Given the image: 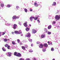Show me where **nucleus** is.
I'll return each mask as SVG.
<instances>
[{
	"label": "nucleus",
	"instance_id": "nucleus-6",
	"mask_svg": "<svg viewBox=\"0 0 60 60\" xmlns=\"http://www.w3.org/2000/svg\"><path fill=\"white\" fill-rule=\"evenodd\" d=\"M37 32L36 30L35 29H33L32 30V33L33 34H35Z\"/></svg>",
	"mask_w": 60,
	"mask_h": 60
},
{
	"label": "nucleus",
	"instance_id": "nucleus-21",
	"mask_svg": "<svg viewBox=\"0 0 60 60\" xmlns=\"http://www.w3.org/2000/svg\"><path fill=\"white\" fill-rule=\"evenodd\" d=\"M2 49L4 51H6V49H5L4 47H3L2 48Z\"/></svg>",
	"mask_w": 60,
	"mask_h": 60
},
{
	"label": "nucleus",
	"instance_id": "nucleus-63",
	"mask_svg": "<svg viewBox=\"0 0 60 60\" xmlns=\"http://www.w3.org/2000/svg\"><path fill=\"white\" fill-rule=\"evenodd\" d=\"M24 41L23 40L22 41V42H24Z\"/></svg>",
	"mask_w": 60,
	"mask_h": 60
},
{
	"label": "nucleus",
	"instance_id": "nucleus-15",
	"mask_svg": "<svg viewBox=\"0 0 60 60\" xmlns=\"http://www.w3.org/2000/svg\"><path fill=\"white\" fill-rule=\"evenodd\" d=\"M1 3L0 4V6L1 7H4V3H1V2H0Z\"/></svg>",
	"mask_w": 60,
	"mask_h": 60
},
{
	"label": "nucleus",
	"instance_id": "nucleus-52",
	"mask_svg": "<svg viewBox=\"0 0 60 60\" xmlns=\"http://www.w3.org/2000/svg\"><path fill=\"white\" fill-rule=\"evenodd\" d=\"M3 34H2V35H4V34H5V33H4V32H3Z\"/></svg>",
	"mask_w": 60,
	"mask_h": 60
},
{
	"label": "nucleus",
	"instance_id": "nucleus-59",
	"mask_svg": "<svg viewBox=\"0 0 60 60\" xmlns=\"http://www.w3.org/2000/svg\"><path fill=\"white\" fill-rule=\"evenodd\" d=\"M7 41H10V39H8L7 40Z\"/></svg>",
	"mask_w": 60,
	"mask_h": 60
},
{
	"label": "nucleus",
	"instance_id": "nucleus-50",
	"mask_svg": "<svg viewBox=\"0 0 60 60\" xmlns=\"http://www.w3.org/2000/svg\"><path fill=\"white\" fill-rule=\"evenodd\" d=\"M2 33L1 32H0V36H1L2 35Z\"/></svg>",
	"mask_w": 60,
	"mask_h": 60
},
{
	"label": "nucleus",
	"instance_id": "nucleus-10",
	"mask_svg": "<svg viewBox=\"0 0 60 60\" xmlns=\"http://www.w3.org/2000/svg\"><path fill=\"white\" fill-rule=\"evenodd\" d=\"M5 25H6V26H10L11 25V24H9V23L8 22H7V21L5 23Z\"/></svg>",
	"mask_w": 60,
	"mask_h": 60
},
{
	"label": "nucleus",
	"instance_id": "nucleus-22",
	"mask_svg": "<svg viewBox=\"0 0 60 60\" xmlns=\"http://www.w3.org/2000/svg\"><path fill=\"white\" fill-rule=\"evenodd\" d=\"M18 52H15L14 53V55L15 56H17V55L18 54Z\"/></svg>",
	"mask_w": 60,
	"mask_h": 60
},
{
	"label": "nucleus",
	"instance_id": "nucleus-31",
	"mask_svg": "<svg viewBox=\"0 0 60 60\" xmlns=\"http://www.w3.org/2000/svg\"><path fill=\"white\" fill-rule=\"evenodd\" d=\"M16 8L17 10H19V7L18 6H17L16 7Z\"/></svg>",
	"mask_w": 60,
	"mask_h": 60
},
{
	"label": "nucleus",
	"instance_id": "nucleus-29",
	"mask_svg": "<svg viewBox=\"0 0 60 60\" xmlns=\"http://www.w3.org/2000/svg\"><path fill=\"white\" fill-rule=\"evenodd\" d=\"M38 19V18H37V17H34L33 18V19H34V20H36Z\"/></svg>",
	"mask_w": 60,
	"mask_h": 60
},
{
	"label": "nucleus",
	"instance_id": "nucleus-43",
	"mask_svg": "<svg viewBox=\"0 0 60 60\" xmlns=\"http://www.w3.org/2000/svg\"><path fill=\"white\" fill-rule=\"evenodd\" d=\"M24 59L23 58H21L19 60H24Z\"/></svg>",
	"mask_w": 60,
	"mask_h": 60
},
{
	"label": "nucleus",
	"instance_id": "nucleus-60",
	"mask_svg": "<svg viewBox=\"0 0 60 60\" xmlns=\"http://www.w3.org/2000/svg\"><path fill=\"white\" fill-rule=\"evenodd\" d=\"M52 60H55V59H53Z\"/></svg>",
	"mask_w": 60,
	"mask_h": 60
},
{
	"label": "nucleus",
	"instance_id": "nucleus-33",
	"mask_svg": "<svg viewBox=\"0 0 60 60\" xmlns=\"http://www.w3.org/2000/svg\"><path fill=\"white\" fill-rule=\"evenodd\" d=\"M24 47L25 48H27V47H28V45H24Z\"/></svg>",
	"mask_w": 60,
	"mask_h": 60
},
{
	"label": "nucleus",
	"instance_id": "nucleus-61",
	"mask_svg": "<svg viewBox=\"0 0 60 60\" xmlns=\"http://www.w3.org/2000/svg\"><path fill=\"white\" fill-rule=\"evenodd\" d=\"M48 42V43H49V42H49V41H48V42Z\"/></svg>",
	"mask_w": 60,
	"mask_h": 60
},
{
	"label": "nucleus",
	"instance_id": "nucleus-45",
	"mask_svg": "<svg viewBox=\"0 0 60 60\" xmlns=\"http://www.w3.org/2000/svg\"><path fill=\"white\" fill-rule=\"evenodd\" d=\"M17 42H18V43H19V40L17 39Z\"/></svg>",
	"mask_w": 60,
	"mask_h": 60
},
{
	"label": "nucleus",
	"instance_id": "nucleus-57",
	"mask_svg": "<svg viewBox=\"0 0 60 60\" xmlns=\"http://www.w3.org/2000/svg\"><path fill=\"white\" fill-rule=\"evenodd\" d=\"M50 45H52V42L50 43Z\"/></svg>",
	"mask_w": 60,
	"mask_h": 60
},
{
	"label": "nucleus",
	"instance_id": "nucleus-11",
	"mask_svg": "<svg viewBox=\"0 0 60 60\" xmlns=\"http://www.w3.org/2000/svg\"><path fill=\"white\" fill-rule=\"evenodd\" d=\"M39 47L40 48H43V45L42 44H40Z\"/></svg>",
	"mask_w": 60,
	"mask_h": 60
},
{
	"label": "nucleus",
	"instance_id": "nucleus-16",
	"mask_svg": "<svg viewBox=\"0 0 60 60\" xmlns=\"http://www.w3.org/2000/svg\"><path fill=\"white\" fill-rule=\"evenodd\" d=\"M52 26H51V25H50L48 27V29H50L51 28Z\"/></svg>",
	"mask_w": 60,
	"mask_h": 60
},
{
	"label": "nucleus",
	"instance_id": "nucleus-40",
	"mask_svg": "<svg viewBox=\"0 0 60 60\" xmlns=\"http://www.w3.org/2000/svg\"><path fill=\"white\" fill-rule=\"evenodd\" d=\"M18 23L20 26L21 25V23H20V22H18Z\"/></svg>",
	"mask_w": 60,
	"mask_h": 60
},
{
	"label": "nucleus",
	"instance_id": "nucleus-8",
	"mask_svg": "<svg viewBox=\"0 0 60 60\" xmlns=\"http://www.w3.org/2000/svg\"><path fill=\"white\" fill-rule=\"evenodd\" d=\"M16 56H18V57H21V54L19 53H18Z\"/></svg>",
	"mask_w": 60,
	"mask_h": 60
},
{
	"label": "nucleus",
	"instance_id": "nucleus-12",
	"mask_svg": "<svg viewBox=\"0 0 60 60\" xmlns=\"http://www.w3.org/2000/svg\"><path fill=\"white\" fill-rule=\"evenodd\" d=\"M41 37L42 38H45V35L44 34H42L41 35Z\"/></svg>",
	"mask_w": 60,
	"mask_h": 60
},
{
	"label": "nucleus",
	"instance_id": "nucleus-44",
	"mask_svg": "<svg viewBox=\"0 0 60 60\" xmlns=\"http://www.w3.org/2000/svg\"><path fill=\"white\" fill-rule=\"evenodd\" d=\"M26 60H30V58H26Z\"/></svg>",
	"mask_w": 60,
	"mask_h": 60
},
{
	"label": "nucleus",
	"instance_id": "nucleus-54",
	"mask_svg": "<svg viewBox=\"0 0 60 60\" xmlns=\"http://www.w3.org/2000/svg\"><path fill=\"white\" fill-rule=\"evenodd\" d=\"M14 32H11V34H14Z\"/></svg>",
	"mask_w": 60,
	"mask_h": 60
},
{
	"label": "nucleus",
	"instance_id": "nucleus-25",
	"mask_svg": "<svg viewBox=\"0 0 60 60\" xmlns=\"http://www.w3.org/2000/svg\"><path fill=\"white\" fill-rule=\"evenodd\" d=\"M14 33L15 34H18V31H14Z\"/></svg>",
	"mask_w": 60,
	"mask_h": 60
},
{
	"label": "nucleus",
	"instance_id": "nucleus-20",
	"mask_svg": "<svg viewBox=\"0 0 60 60\" xmlns=\"http://www.w3.org/2000/svg\"><path fill=\"white\" fill-rule=\"evenodd\" d=\"M18 34H20L22 33V32H21V30H19V32H18Z\"/></svg>",
	"mask_w": 60,
	"mask_h": 60
},
{
	"label": "nucleus",
	"instance_id": "nucleus-30",
	"mask_svg": "<svg viewBox=\"0 0 60 60\" xmlns=\"http://www.w3.org/2000/svg\"><path fill=\"white\" fill-rule=\"evenodd\" d=\"M22 48L23 50H26V48H25V47L24 46H22Z\"/></svg>",
	"mask_w": 60,
	"mask_h": 60
},
{
	"label": "nucleus",
	"instance_id": "nucleus-19",
	"mask_svg": "<svg viewBox=\"0 0 60 60\" xmlns=\"http://www.w3.org/2000/svg\"><path fill=\"white\" fill-rule=\"evenodd\" d=\"M44 30L45 31V33H48V31H48V30H47V28H44Z\"/></svg>",
	"mask_w": 60,
	"mask_h": 60
},
{
	"label": "nucleus",
	"instance_id": "nucleus-64",
	"mask_svg": "<svg viewBox=\"0 0 60 60\" xmlns=\"http://www.w3.org/2000/svg\"><path fill=\"white\" fill-rule=\"evenodd\" d=\"M48 45H50V44L49 43V44H48Z\"/></svg>",
	"mask_w": 60,
	"mask_h": 60
},
{
	"label": "nucleus",
	"instance_id": "nucleus-56",
	"mask_svg": "<svg viewBox=\"0 0 60 60\" xmlns=\"http://www.w3.org/2000/svg\"><path fill=\"white\" fill-rule=\"evenodd\" d=\"M33 44H31V47H33Z\"/></svg>",
	"mask_w": 60,
	"mask_h": 60
},
{
	"label": "nucleus",
	"instance_id": "nucleus-27",
	"mask_svg": "<svg viewBox=\"0 0 60 60\" xmlns=\"http://www.w3.org/2000/svg\"><path fill=\"white\" fill-rule=\"evenodd\" d=\"M7 7H8V8H9V7H10L11 6H12V5L11 4V5H7Z\"/></svg>",
	"mask_w": 60,
	"mask_h": 60
},
{
	"label": "nucleus",
	"instance_id": "nucleus-42",
	"mask_svg": "<svg viewBox=\"0 0 60 60\" xmlns=\"http://www.w3.org/2000/svg\"><path fill=\"white\" fill-rule=\"evenodd\" d=\"M51 51H54V49H53V48H51Z\"/></svg>",
	"mask_w": 60,
	"mask_h": 60
},
{
	"label": "nucleus",
	"instance_id": "nucleus-36",
	"mask_svg": "<svg viewBox=\"0 0 60 60\" xmlns=\"http://www.w3.org/2000/svg\"><path fill=\"white\" fill-rule=\"evenodd\" d=\"M7 49H10V45H8V47H7Z\"/></svg>",
	"mask_w": 60,
	"mask_h": 60
},
{
	"label": "nucleus",
	"instance_id": "nucleus-62",
	"mask_svg": "<svg viewBox=\"0 0 60 60\" xmlns=\"http://www.w3.org/2000/svg\"><path fill=\"white\" fill-rule=\"evenodd\" d=\"M0 18H2V17H0V19H2V18L0 19Z\"/></svg>",
	"mask_w": 60,
	"mask_h": 60
},
{
	"label": "nucleus",
	"instance_id": "nucleus-3",
	"mask_svg": "<svg viewBox=\"0 0 60 60\" xmlns=\"http://www.w3.org/2000/svg\"><path fill=\"white\" fill-rule=\"evenodd\" d=\"M11 54H12V53L10 52H8L7 53V55L8 56H11Z\"/></svg>",
	"mask_w": 60,
	"mask_h": 60
},
{
	"label": "nucleus",
	"instance_id": "nucleus-18",
	"mask_svg": "<svg viewBox=\"0 0 60 60\" xmlns=\"http://www.w3.org/2000/svg\"><path fill=\"white\" fill-rule=\"evenodd\" d=\"M56 40L57 41H60V38L59 37H57L56 39Z\"/></svg>",
	"mask_w": 60,
	"mask_h": 60
},
{
	"label": "nucleus",
	"instance_id": "nucleus-41",
	"mask_svg": "<svg viewBox=\"0 0 60 60\" xmlns=\"http://www.w3.org/2000/svg\"><path fill=\"white\" fill-rule=\"evenodd\" d=\"M37 21L39 23H40V20H37Z\"/></svg>",
	"mask_w": 60,
	"mask_h": 60
},
{
	"label": "nucleus",
	"instance_id": "nucleus-37",
	"mask_svg": "<svg viewBox=\"0 0 60 60\" xmlns=\"http://www.w3.org/2000/svg\"><path fill=\"white\" fill-rule=\"evenodd\" d=\"M40 43V42L39 41H37V44H39Z\"/></svg>",
	"mask_w": 60,
	"mask_h": 60
},
{
	"label": "nucleus",
	"instance_id": "nucleus-34",
	"mask_svg": "<svg viewBox=\"0 0 60 60\" xmlns=\"http://www.w3.org/2000/svg\"><path fill=\"white\" fill-rule=\"evenodd\" d=\"M56 23V22L55 21H53L52 22V25H54V24H55V23Z\"/></svg>",
	"mask_w": 60,
	"mask_h": 60
},
{
	"label": "nucleus",
	"instance_id": "nucleus-39",
	"mask_svg": "<svg viewBox=\"0 0 60 60\" xmlns=\"http://www.w3.org/2000/svg\"><path fill=\"white\" fill-rule=\"evenodd\" d=\"M8 46V45L6 44L5 45V47H7V46Z\"/></svg>",
	"mask_w": 60,
	"mask_h": 60
},
{
	"label": "nucleus",
	"instance_id": "nucleus-1",
	"mask_svg": "<svg viewBox=\"0 0 60 60\" xmlns=\"http://www.w3.org/2000/svg\"><path fill=\"white\" fill-rule=\"evenodd\" d=\"M19 16H16V15H14L12 17V20L13 21H15V19H18L19 18Z\"/></svg>",
	"mask_w": 60,
	"mask_h": 60
},
{
	"label": "nucleus",
	"instance_id": "nucleus-9",
	"mask_svg": "<svg viewBox=\"0 0 60 60\" xmlns=\"http://www.w3.org/2000/svg\"><path fill=\"white\" fill-rule=\"evenodd\" d=\"M27 22H26L24 23L23 25L25 27H27Z\"/></svg>",
	"mask_w": 60,
	"mask_h": 60
},
{
	"label": "nucleus",
	"instance_id": "nucleus-4",
	"mask_svg": "<svg viewBox=\"0 0 60 60\" xmlns=\"http://www.w3.org/2000/svg\"><path fill=\"white\" fill-rule=\"evenodd\" d=\"M34 6L35 7H38V5H39V4L37 3V2L35 1L34 3Z\"/></svg>",
	"mask_w": 60,
	"mask_h": 60
},
{
	"label": "nucleus",
	"instance_id": "nucleus-26",
	"mask_svg": "<svg viewBox=\"0 0 60 60\" xmlns=\"http://www.w3.org/2000/svg\"><path fill=\"white\" fill-rule=\"evenodd\" d=\"M24 10L25 12L26 13L27 12V9H26V8H24Z\"/></svg>",
	"mask_w": 60,
	"mask_h": 60
},
{
	"label": "nucleus",
	"instance_id": "nucleus-51",
	"mask_svg": "<svg viewBox=\"0 0 60 60\" xmlns=\"http://www.w3.org/2000/svg\"><path fill=\"white\" fill-rule=\"evenodd\" d=\"M20 34V35H21V36H22L23 34H22V33H21Z\"/></svg>",
	"mask_w": 60,
	"mask_h": 60
},
{
	"label": "nucleus",
	"instance_id": "nucleus-46",
	"mask_svg": "<svg viewBox=\"0 0 60 60\" xmlns=\"http://www.w3.org/2000/svg\"><path fill=\"white\" fill-rule=\"evenodd\" d=\"M19 44H20V45H22L23 44L22 43L20 42L19 43Z\"/></svg>",
	"mask_w": 60,
	"mask_h": 60
},
{
	"label": "nucleus",
	"instance_id": "nucleus-47",
	"mask_svg": "<svg viewBox=\"0 0 60 60\" xmlns=\"http://www.w3.org/2000/svg\"><path fill=\"white\" fill-rule=\"evenodd\" d=\"M30 11H33V9H31L30 8Z\"/></svg>",
	"mask_w": 60,
	"mask_h": 60
},
{
	"label": "nucleus",
	"instance_id": "nucleus-5",
	"mask_svg": "<svg viewBox=\"0 0 60 60\" xmlns=\"http://www.w3.org/2000/svg\"><path fill=\"white\" fill-rule=\"evenodd\" d=\"M27 34H26L25 35L26 37H30L31 36V34L29 33H28Z\"/></svg>",
	"mask_w": 60,
	"mask_h": 60
},
{
	"label": "nucleus",
	"instance_id": "nucleus-2",
	"mask_svg": "<svg viewBox=\"0 0 60 60\" xmlns=\"http://www.w3.org/2000/svg\"><path fill=\"white\" fill-rule=\"evenodd\" d=\"M60 15H56L55 18L56 19V20H58L60 19Z\"/></svg>",
	"mask_w": 60,
	"mask_h": 60
},
{
	"label": "nucleus",
	"instance_id": "nucleus-32",
	"mask_svg": "<svg viewBox=\"0 0 60 60\" xmlns=\"http://www.w3.org/2000/svg\"><path fill=\"white\" fill-rule=\"evenodd\" d=\"M4 41H5V42H6V41H7V39L6 38H4Z\"/></svg>",
	"mask_w": 60,
	"mask_h": 60
},
{
	"label": "nucleus",
	"instance_id": "nucleus-14",
	"mask_svg": "<svg viewBox=\"0 0 60 60\" xmlns=\"http://www.w3.org/2000/svg\"><path fill=\"white\" fill-rule=\"evenodd\" d=\"M43 45L44 47H46V48H47L48 47V45L46 43H45Z\"/></svg>",
	"mask_w": 60,
	"mask_h": 60
},
{
	"label": "nucleus",
	"instance_id": "nucleus-48",
	"mask_svg": "<svg viewBox=\"0 0 60 60\" xmlns=\"http://www.w3.org/2000/svg\"><path fill=\"white\" fill-rule=\"evenodd\" d=\"M57 28H58V29H59V28H60V26H57Z\"/></svg>",
	"mask_w": 60,
	"mask_h": 60
},
{
	"label": "nucleus",
	"instance_id": "nucleus-55",
	"mask_svg": "<svg viewBox=\"0 0 60 60\" xmlns=\"http://www.w3.org/2000/svg\"><path fill=\"white\" fill-rule=\"evenodd\" d=\"M39 17H40V16H39L38 15V16H37V19H38V18H39Z\"/></svg>",
	"mask_w": 60,
	"mask_h": 60
},
{
	"label": "nucleus",
	"instance_id": "nucleus-13",
	"mask_svg": "<svg viewBox=\"0 0 60 60\" xmlns=\"http://www.w3.org/2000/svg\"><path fill=\"white\" fill-rule=\"evenodd\" d=\"M34 17L33 16H31L30 18V19L31 21H33V19H34Z\"/></svg>",
	"mask_w": 60,
	"mask_h": 60
},
{
	"label": "nucleus",
	"instance_id": "nucleus-49",
	"mask_svg": "<svg viewBox=\"0 0 60 60\" xmlns=\"http://www.w3.org/2000/svg\"><path fill=\"white\" fill-rule=\"evenodd\" d=\"M31 53L32 52H33V50H31V51H29Z\"/></svg>",
	"mask_w": 60,
	"mask_h": 60
},
{
	"label": "nucleus",
	"instance_id": "nucleus-23",
	"mask_svg": "<svg viewBox=\"0 0 60 60\" xmlns=\"http://www.w3.org/2000/svg\"><path fill=\"white\" fill-rule=\"evenodd\" d=\"M26 31H28L30 30V29L28 28L27 27L26 28Z\"/></svg>",
	"mask_w": 60,
	"mask_h": 60
},
{
	"label": "nucleus",
	"instance_id": "nucleus-35",
	"mask_svg": "<svg viewBox=\"0 0 60 60\" xmlns=\"http://www.w3.org/2000/svg\"><path fill=\"white\" fill-rule=\"evenodd\" d=\"M28 40L29 41H30V42H32V40L31 39H29Z\"/></svg>",
	"mask_w": 60,
	"mask_h": 60
},
{
	"label": "nucleus",
	"instance_id": "nucleus-7",
	"mask_svg": "<svg viewBox=\"0 0 60 60\" xmlns=\"http://www.w3.org/2000/svg\"><path fill=\"white\" fill-rule=\"evenodd\" d=\"M18 27L17 25L16 24H14L13 25V28L14 29H16V28Z\"/></svg>",
	"mask_w": 60,
	"mask_h": 60
},
{
	"label": "nucleus",
	"instance_id": "nucleus-28",
	"mask_svg": "<svg viewBox=\"0 0 60 60\" xmlns=\"http://www.w3.org/2000/svg\"><path fill=\"white\" fill-rule=\"evenodd\" d=\"M12 44L13 45H15L16 44L14 41H12Z\"/></svg>",
	"mask_w": 60,
	"mask_h": 60
},
{
	"label": "nucleus",
	"instance_id": "nucleus-38",
	"mask_svg": "<svg viewBox=\"0 0 60 60\" xmlns=\"http://www.w3.org/2000/svg\"><path fill=\"white\" fill-rule=\"evenodd\" d=\"M43 52H44L46 51V50L45 49H43L42 50Z\"/></svg>",
	"mask_w": 60,
	"mask_h": 60
},
{
	"label": "nucleus",
	"instance_id": "nucleus-24",
	"mask_svg": "<svg viewBox=\"0 0 60 60\" xmlns=\"http://www.w3.org/2000/svg\"><path fill=\"white\" fill-rule=\"evenodd\" d=\"M47 33L48 34H49V35L51 34V32H50L47 31Z\"/></svg>",
	"mask_w": 60,
	"mask_h": 60
},
{
	"label": "nucleus",
	"instance_id": "nucleus-58",
	"mask_svg": "<svg viewBox=\"0 0 60 60\" xmlns=\"http://www.w3.org/2000/svg\"><path fill=\"white\" fill-rule=\"evenodd\" d=\"M29 26H30V27L31 26V25L29 24Z\"/></svg>",
	"mask_w": 60,
	"mask_h": 60
},
{
	"label": "nucleus",
	"instance_id": "nucleus-53",
	"mask_svg": "<svg viewBox=\"0 0 60 60\" xmlns=\"http://www.w3.org/2000/svg\"><path fill=\"white\" fill-rule=\"evenodd\" d=\"M34 58L33 59H34V60H37L36 58Z\"/></svg>",
	"mask_w": 60,
	"mask_h": 60
},
{
	"label": "nucleus",
	"instance_id": "nucleus-17",
	"mask_svg": "<svg viewBox=\"0 0 60 60\" xmlns=\"http://www.w3.org/2000/svg\"><path fill=\"white\" fill-rule=\"evenodd\" d=\"M52 5V6H56V3L54 2Z\"/></svg>",
	"mask_w": 60,
	"mask_h": 60
}]
</instances>
